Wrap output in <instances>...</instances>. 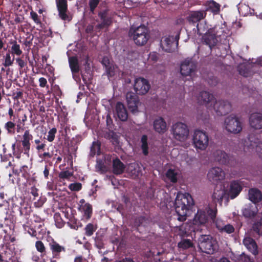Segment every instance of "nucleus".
<instances>
[{
	"instance_id": "f257e3e1",
	"label": "nucleus",
	"mask_w": 262,
	"mask_h": 262,
	"mask_svg": "<svg viewBox=\"0 0 262 262\" xmlns=\"http://www.w3.org/2000/svg\"><path fill=\"white\" fill-rule=\"evenodd\" d=\"M194 204V201L189 193L177 195L174 202L177 220L180 222L185 221L187 219V212L192 209Z\"/></svg>"
},
{
	"instance_id": "f03ea898",
	"label": "nucleus",
	"mask_w": 262,
	"mask_h": 262,
	"mask_svg": "<svg viewBox=\"0 0 262 262\" xmlns=\"http://www.w3.org/2000/svg\"><path fill=\"white\" fill-rule=\"evenodd\" d=\"M128 36L139 46L145 45L150 38L149 30L147 27L141 25L138 27H132L128 31Z\"/></svg>"
},
{
	"instance_id": "7ed1b4c3",
	"label": "nucleus",
	"mask_w": 262,
	"mask_h": 262,
	"mask_svg": "<svg viewBox=\"0 0 262 262\" xmlns=\"http://www.w3.org/2000/svg\"><path fill=\"white\" fill-rule=\"evenodd\" d=\"M200 250L204 253L212 254L217 250L216 241L210 235H201L198 239Z\"/></svg>"
},
{
	"instance_id": "20e7f679",
	"label": "nucleus",
	"mask_w": 262,
	"mask_h": 262,
	"mask_svg": "<svg viewBox=\"0 0 262 262\" xmlns=\"http://www.w3.org/2000/svg\"><path fill=\"white\" fill-rule=\"evenodd\" d=\"M216 213L217 209L216 208L212 209L208 206L204 210L199 209L195 215L194 221L195 224H200L201 225L205 224L209 219H211L214 222Z\"/></svg>"
},
{
	"instance_id": "39448f33",
	"label": "nucleus",
	"mask_w": 262,
	"mask_h": 262,
	"mask_svg": "<svg viewBox=\"0 0 262 262\" xmlns=\"http://www.w3.org/2000/svg\"><path fill=\"white\" fill-rule=\"evenodd\" d=\"M224 127L228 132L233 134L239 133L243 128L242 124L238 118L232 115L225 118Z\"/></svg>"
},
{
	"instance_id": "423d86ee",
	"label": "nucleus",
	"mask_w": 262,
	"mask_h": 262,
	"mask_svg": "<svg viewBox=\"0 0 262 262\" xmlns=\"http://www.w3.org/2000/svg\"><path fill=\"white\" fill-rule=\"evenodd\" d=\"M173 138L179 141H184L189 135V129L187 126L182 122L174 124L171 128Z\"/></svg>"
},
{
	"instance_id": "0eeeda50",
	"label": "nucleus",
	"mask_w": 262,
	"mask_h": 262,
	"mask_svg": "<svg viewBox=\"0 0 262 262\" xmlns=\"http://www.w3.org/2000/svg\"><path fill=\"white\" fill-rule=\"evenodd\" d=\"M208 136L207 133L201 130H196L193 136V142L196 148L205 149L208 145Z\"/></svg>"
},
{
	"instance_id": "6e6552de",
	"label": "nucleus",
	"mask_w": 262,
	"mask_h": 262,
	"mask_svg": "<svg viewBox=\"0 0 262 262\" xmlns=\"http://www.w3.org/2000/svg\"><path fill=\"white\" fill-rule=\"evenodd\" d=\"M49 246L53 258L59 260L63 258L66 253V248L64 246L60 245L54 239H52L49 242Z\"/></svg>"
},
{
	"instance_id": "1a4fd4ad",
	"label": "nucleus",
	"mask_w": 262,
	"mask_h": 262,
	"mask_svg": "<svg viewBox=\"0 0 262 262\" xmlns=\"http://www.w3.org/2000/svg\"><path fill=\"white\" fill-rule=\"evenodd\" d=\"M216 27L210 28L208 32H206L202 36L203 42L208 45L210 50L216 45L218 41L217 36L219 35L216 31Z\"/></svg>"
},
{
	"instance_id": "9d476101",
	"label": "nucleus",
	"mask_w": 262,
	"mask_h": 262,
	"mask_svg": "<svg viewBox=\"0 0 262 262\" xmlns=\"http://www.w3.org/2000/svg\"><path fill=\"white\" fill-rule=\"evenodd\" d=\"M150 88V84L146 79L139 77L135 79L134 88L137 94L141 95L146 94Z\"/></svg>"
},
{
	"instance_id": "9b49d317",
	"label": "nucleus",
	"mask_w": 262,
	"mask_h": 262,
	"mask_svg": "<svg viewBox=\"0 0 262 262\" xmlns=\"http://www.w3.org/2000/svg\"><path fill=\"white\" fill-rule=\"evenodd\" d=\"M208 180L213 183H217L224 180L225 173L220 167H215L210 169L207 174Z\"/></svg>"
},
{
	"instance_id": "f8f14e48",
	"label": "nucleus",
	"mask_w": 262,
	"mask_h": 262,
	"mask_svg": "<svg viewBox=\"0 0 262 262\" xmlns=\"http://www.w3.org/2000/svg\"><path fill=\"white\" fill-rule=\"evenodd\" d=\"M258 135L250 134L248 138L249 145H247L250 149H255L259 157L262 159V142L258 138Z\"/></svg>"
},
{
	"instance_id": "ddd939ff",
	"label": "nucleus",
	"mask_w": 262,
	"mask_h": 262,
	"mask_svg": "<svg viewBox=\"0 0 262 262\" xmlns=\"http://www.w3.org/2000/svg\"><path fill=\"white\" fill-rule=\"evenodd\" d=\"M213 109L217 115H225L231 111V104L228 101H216L213 104Z\"/></svg>"
},
{
	"instance_id": "4468645a",
	"label": "nucleus",
	"mask_w": 262,
	"mask_h": 262,
	"mask_svg": "<svg viewBox=\"0 0 262 262\" xmlns=\"http://www.w3.org/2000/svg\"><path fill=\"white\" fill-rule=\"evenodd\" d=\"M196 69V64L192 59L187 58L181 63L180 72L183 76H189Z\"/></svg>"
},
{
	"instance_id": "2eb2a0df",
	"label": "nucleus",
	"mask_w": 262,
	"mask_h": 262,
	"mask_svg": "<svg viewBox=\"0 0 262 262\" xmlns=\"http://www.w3.org/2000/svg\"><path fill=\"white\" fill-rule=\"evenodd\" d=\"M206 12L204 10L191 11L187 17V20L190 24L196 25L202 21L206 16Z\"/></svg>"
},
{
	"instance_id": "dca6fc26",
	"label": "nucleus",
	"mask_w": 262,
	"mask_h": 262,
	"mask_svg": "<svg viewBox=\"0 0 262 262\" xmlns=\"http://www.w3.org/2000/svg\"><path fill=\"white\" fill-rule=\"evenodd\" d=\"M126 99L128 109L133 113L137 112L139 103L138 96L134 93L128 92L126 95Z\"/></svg>"
},
{
	"instance_id": "f3484780",
	"label": "nucleus",
	"mask_w": 262,
	"mask_h": 262,
	"mask_svg": "<svg viewBox=\"0 0 262 262\" xmlns=\"http://www.w3.org/2000/svg\"><path fill=\"white\" fill-rule=\"evenodd\" d=\"M98 16L100 18L101 23L95 26L96 29L101 30L108 27L112 23V18L108 16L107 11L104 10L98 13Z\"/></svg>"
},
{
	"instance_id": "a211bd4d",
	"label": "nucleus",
	"mask_w": 262,
	"mask_h": 262,
	"mask_svg": "<svg viewBox=\"0 0 262 262\" xmlns=\"http://www.w3.org/2000/svg\"><path fill=\"white\" fill-rule=\"evenodd\" d=\"M249 123L250 126L254 129L262 128V114L254 113L251 114L249 118Z\"/></svg>"
},
{
	"instance_id": "6ab92c4d",
	"label": "nucleus",
	"mask_w": 262,
	"mask_h": 262,
	"mask_svg": "<svg viewBox=\"0 0 262 262\" xmlns=\"http://www.w3.org/2000/svg\"><path fill=\"white\" fill-rule=\"evenodd\" d=\"M243 243L249 251L254 255L258 254V246L255 240L249 236L245 237Z\"/></svg>"
},
{
	"instance_id": "aec40b11",
	"label": "nucleus",
	"mask_w": 262,
	"mask_h": 262,
	"mask_svg": "<svg viewBox=\"0 0 262 262\" xmlns=\"http://www.w3.org/2000/svg\"><path fill=\"white\" fill-rule=\"evenodd\" d=\"M197 99L199 103L208 106L210 103V105H212V102L214 98L212 94L207 91H202L200 93Z\"/></svg>"
},
{
	"instance_id": "412c9836",
	"label": "nucleus",
	"mask_w": 262,
	"mask_h": 262,
	"mask_svg": "<svg viewBox=\"0 0 262 262\" xmlns=\"http://www.w3.org/2000/svg\"><path fill=\"white\" fill-rule=\"evenodd\" d=\"M69 67L73 75V77L76 80V78L79 79V76H77L80 71V66L77 57L76 56H72L69 58Z\"/></svg>"
},
{
	"instance_id": "4be33fe9",
	"label": "nucleus",
	"mask_w": 262,
	"mask_h": 262,
	"mask_svg": "<svg viewBox=\"0 0 262 262\" xmlns=\"http://www.w3.org/2000/svg\"><path fill=\"white\" fill-rule=\"evenodd\" d=\"M243 188L240 183L237 181H233L230 185V188L228 195L231 199L237 197L241 192Z\"/></svg>"
},
{
	"instance_id": "5701e85b",
	"label": "nucleus",
	"mask_w": 262,
	"mask_h": 262,
	"mask_svg": "<svg viewBox=\"0 0 262 262\" xmlns=\"http://www.w3.org/2000/svg\"><path fill=\"white\" fill-rule=\"evenodd\" d=\"M153 126L155 130L160 134L165 133L167 129L166 122L161 117L154 120Z\"/></svg>"
},
{
	"instance_id": "b1692460",
	"label": "nucleus",
	"mask_w": 262,
	"mask_h": 262,
	"mask_svg": "<svg viewBox=\"0 0 262 262\" xmlns=\"http://www.w3.org/2000/svg\"><path fill=\"white\" fill-rule=\"evenodd\" d=\"M174 38L173 36H169L161 40L160 42L162 50L166 52H171L174 49Z\"/></svg>"
},
{
	"instance_id": "393cba45",
	"label": "nucleus",
	"mask_w": 262,
	"mask_h": 262,
	"mask_svg": "<svg viewBox=\"0 0 262 262\" xmlns=\"http://www.w3.org/2000/svg\"><path fill=\"white\" fill-rule=\"evenodd\" d=\"M116 112L118 118L122 121H125L128 118L127 111L124 105L118 102L116 105Z\"/></svg>"
},
{
	"instance_id": "a878e982",
	"label": "nucleus",
	"mask_w": 262,
	"mask_h": 262,
	"mask_svg": "<svg viewBox=\"0 0 262 262\" xmlns=\"http://www.w3.org/2000/svg\"><path fill=\"white\" fill-rule=\"evenodd\" d=\"M257 208L255 205L250 203L246 205L242 210V213L244 216L246 218H252L254 217L257 212Z\"/></svg>"
},
{
	"instance_id": "bb28decb",
	"label": "nucleus",
	"mask_w": 262,
	"mask_h": 262,
	"mask_svg": "<svg viewBox=\"0 0 262 262\" xmlns=\"http://www.w3.org/2000/svg\"><path fill=\"white\" fill-rule=\"evenodd\" d=\"M215 160L221 164L227 165L229 163L230 158L229 155L224 151L217 150L214 153Z\"/></svg>"
},
{
	"instance_id": "cd10ccee",
	"label": "nucleus",
	"mask_w": 262,
	"mask_h": 262,
	"mask_svg": "<svg viewBox=\"0 0 262 262\" xmlns=\"http://www.w3.org/2000/svg\"><path fill=\"white\" fill-rule=\"evenodd\" d=\"M33 136L30 134L29 130H26L23 136L22 145L24 147V154H28L30 149V141L32 139Z\"/></svg>"
},
{
	"instance_id": "c85d7f7f",
	"label": "nucleus",
	"mask_w": 262,
	"mask_h": 262,
	"mask_svg": "<svg viewBox=\"0 0 262 262\" xmlns=\"http://www.w3.org/2000/svg\"><path fill=\"white\" fill-rule=\"evenodd\" d=\"M249 199L254 204L262 200L261 192L257 188H251L249 190Z\"/></svg>"
},
{
	"instance_id": "c756f323",
	"label": "nucleus",
	"mask_w": 262,
	"mask_h": 262,
	"mask_svg": "<svg viewBox=\"0 0 262 262\" xmlns=\"http://www.w3.org/2000/svg\"><path fill=\"white\" fill-rule=\"evenodd\" d=\"M206 11L211 12L214 15L219 14L221 11V5L213 0L207 1L206 3Z\"/></svg>"
},
{
	"instance_id": "7c9ffc66",
	"label": "nucleus",
	"mask_w": 262,
	"mask_h": 262,
	"mask_svg": "<svg viewBox=\"0 0 262 262\" xmlns=\"http://www.w3.org/2000/svg\"><path fill=\"white\" fill-rule=\"evenodd\" d=\"M125 166L124 164L118 158L113 160V171L115 174H122L124 170Z\"/></svg>"
},
{
	"instance_id": "2f4dec72",
	"label": "nucleus",
	"mask_w": 262,
	"mask_h": 262,
	"mask_svg": "<svg viewBox=\"0 0 262 262\" xmlns=\"http://www.w3.org/2000/svg\"><path fill=\"white\" fill-rule=\"evenodd\" d=\"M225 194L226 191L224 188H220V189H218V187H216L214 189L212 196V200L215 203H219L221 204L223 201V199Z\"/></svg>"
},
{
	"instance_id": "473e14b6",
	"label": "nucleus",
	"mask_w": 262,
	"mask_h": 262,
	"mask_svg": "<svg viewBox=\"0 0 262 262\" xmlns=\"http://www.w3.org/2000/svg\"><path fill=\"white\" fill-rule=\"evenodd\" d=\"M80 210L83 213V215L87 220L91 217L92 214V206L89 203H85L81 205L79 208Z\"/></svg>"
},
{
	"instance_id": "72a5a7b5",
	"label": "nucleus",
	"mask_w": 262,
	"mask_h": 262,
	"mask_svg": "<svg viewBox=\"0 0 262 262\" xmlns=\"http://www.w3.org/2000/svg\"><path fill=\"white\" fill-rule=\"evenodd\" d=\"M104 235L103 233L97 232L95 237H94V245L95 246L100 250L104 248Z\"/></svg>"
},
{
	"instance_id": "f704fd0d",
	"label": "nucleus",
	"mask_w": 262,
	"mask_h": 262,
	"mask_svg": "<svg viewBox=\"0 0 262 262\" xmlns=\"http://www.w3.org/2000/svg\"><path fill=\"white\" fill-rule=\"evenodd\" d=\"M4 128L8 135H14L15 134L16 123L12 120H9L5 123Z\"/></svg>"
},
{
	"instance_id": "c9c22d12",
	"label": "nucleus",
	"mask_w": 262,
	"mask_h": 262,
	"mask_svg": "<svg viewBox=\"0 0 262 262\" xmlns=\"http://www.w3.org/2000/svg\"><path fill=\"white\" fill-rule=\"evenodd\" d=\"M197 33L200 35L205 34L206 32H208V30L210 28H209V26L207 24L206 21L203 20L202 21L196 25Z\"/></svg>"
},
{
	"instance_id": "e433bc0d",
	"label": "nucleus",
	"mask_w": 262,
	"mask_h": 262,
	"mask_svg": "<svg viewBox=\"0 0 262 262\" xmlns=\"http://www.w3.org/2000/svg\"><path fill=\"white\" fill-rule=\"evenodd\" d=\"M238 71L240 75L245 77H250L252 75L249 66L244 64L238 66Z\"/></svg>"
},
{
	"instance_id": "4c0bfd02",
	"label": "nucleus",
	"mask_w": 262,
	"mask_h": 262,
	"mask_svg": "<svg viewBox=\"0 0 262 262\" xmlns=\"http://www.w3.org/2000/svg\"><path fill=\"white\" fill-rule=\"evenodd\" d=\"M148 137L146 135H143L141 138V148L142 151V153L144 156H147L148 152Z\"/></svg>"
},
{
	"instance_id": "58836bf2",
	"label": "nucleus",
	"mask_w": 262,
	"mask_h": 262,
	"mask_svg": "<svg viewBox=\"0 0 262 262\" xmlns=\"http://www.w3.org/2000/svg\"><path fill=\"white\" fill-rule=\"evenodd\" d=\"M68 225L70 228L78 230L79 227H82V224L74 216H71L69 221L67 222Z\"/></svg>"
},
{
	"instance_id": "ea45409f",
	"label": "nucleus",
	"mask_w": 262,
	"mask_h": 262,
	"mask_svg": "<svg viewBox=\"0 0 262 262\" xmlns=\"http://www.w3.org/2000/svg\"><path fill=\"white\" fill-rule=\"evenodd\" d=\"M12 46L11 47V53L13 55L20 56L23 52L20 48V45L17 43L16 40H13L11 42Z\"/></svg>"
},
{
	"instance_id": "a19ab883",
	"label": "nucleus",
	"mask_w": 262,
	"mask_h": 262,
	"mask_svg": "<svg viewBox=\"0 0 262 262\" xmlns=\"http://www.w3.org/2000/svg\"><path fill=\"white\" fill-rule=\"evenodd\" d=\"M178 246L180 249H187L190 248H192L193 247V244L189 239H183L178 243Z\"/></svg>"
},
{
	"instance_id": "79ce46f5",
	"label": "nucleus",
	"mask_w": 262,
	"mask_h": 262,
	"mask_svg": "<svg viewBox=\"0 0 262 262\" xmlns=\"http://www.w3.org/2000/svg\"><path fill=\"white\" fill-rule=\"evenodd\" d=\"M252 230L258 235H262V218L253 223Z\"/></svg>"
},
{
	"instance_id": "37998d69",
	"label": "nucleus",
	"mask_w": 262,
	"mask_h": 262,
	"mask_svg": "<svg viewBox=\"0 0 262 262\" xmlns=\"http://www.w3.org/2000/svg\"><path fill=\"white\" fill-rule=\"evenodd\" d=\"M97 226L92 223L88 224L84 229V234L87 236H91L97 230Z\"/></svg>"
},
{
	"instance_id": "c03bdc74",
	"label": "nucleus",
	"mask_w": 262,
	"mask_h": 262,
	"mask_svg": "<svg viewBox=\"0 0 262 262\" xmlns=\"http://www.w3.org/2000/svg\"><path fill=\"white\" fill-rule=\"evenodd\" d=\"M101 144L99 141H94L91 147L90 154L91 156H94L96 154L100 155V154Z\"/></svg>"
},
{
	"instance_id": "a18cd8bd",
	"label": "nucleus",
	"mask_w": 262,
	"mask_h": 262,
	"mask_svg": "<svg viewBox=\"0 0 262 262\" xmlns=\"http://www.w3.org/2000/svg\"><path fill=\"white\" fill-rule=\"evenodd\" d=\"M149 222V220L143 216H140L136 218L135 221V223L138 227L143 226L146 227L147 226Z\"/></svg>"
},
{
	"instance_id": "49530a36",
	"label": "nucleus",
	"mask_w": 262,
	"mask_h": 262,
	"mask_svg": "<svg viewBox=\"0 0 262 262\" xmlns=\"http://www.w3.org/2000/svg\"><path fill=\"white\" fill-rule=\"evenodd\" d=\"M35 248L37 251L40 253L41 256H43L46 254V248L42 241H36L35 243Z\"/></svg>"
},
{
	"instance_id": "de8ad7c7",
	"label": "nucleus",
	"mask_w": 262,
	"mask_h": 262,
	"mask_svg": "<svg viewBox=\"0 0 262 262\" xmlns=\"http://www.w3.org/2000/svg\"><path fill=\"white\" fill-rule=\"evenodd\" d=\"M166 177L172 183L177 182V173L174 170L169 169L166 173Z\"/></svg>"
},
{
	"instance_id": "09e8293b",
	"label": "nucleus",
	"mask_w": 262,
	"mask_h": 262,
	"mask_svg": "<svg viewBox=\"0 0 262 262\" xmlns=\"http://www.w3.org/2000/svg\"><path fill=\"white\" fill-rule=\"evenodd\" d=\"M54 217L56 226L58 228H62L65 224V222L62 219L60 213H56Z\"/></svg>"
},
{
	"instance_id": "8fccbe9b",
	"label": "nucleus",
	"mask_w": 262,
	"mask_h": 262,
	"mask_svg": "<svg viewBox=\"0 0 262 262\" xmlns=\"http://www.w3.org/2000/svg\"><path fill=\"white\" fill-rule=\"evenodd\" d=\"M117 69V67L116 65H114L113 64H112L111 66L105 69L106 74L108 79L113 77L115 75Z\"/></svg>"
},
{
	"instance_id": "3c124183",
	"label": "nucleus",
	"mask_w": 262,
	"mask_h": 262,
	"mask_svg": "<svg viewBox=\"0 0 262 262\" xmlns=\"http://www.w3.org/2000/svg\"><path fill=\"white\" fill-rule=\"evenodd\" d=\"M14 60V56H13V58L11 59L10 53H7L4 57V62L3 63V65L5 67L11 66L13 63Z\"/></svg>"
},
{
	"instance_id": "603ef678",
	"label": "nucleus",
	"mask_w": 262,
	"mask_h": 262,
	"mask_svg": "<svg viewBox=\"0 0 262 262\" xmlns=\"http://www.w3.org/2000/svg\"><path fill=\"white\" fill-rule=\"evenodd\" d=\"M96 168L101 172H105L107 171V167L102 160H97Z\"/></svg>"
},
{
	"instance_id": "864d4df0",
	"label": "nucleus",
	"mask_w": 262,
	"mask_h": 262,
	"mask_svg": "<svg viewBox=\"0 0 262 262\" xmlns=\"http://www.w3.org/2000/svg\"><path fill=\"white\" fill-rule=\"evenodd\" d=\"M100 2V0H89V6L91 13L94 14L95 9L97 7Z\"/></svg>"
},
{
	"instance_id": "5fc2aeb1",
	"label": "nucleus",
	"mask_w": 262,
	"mask_h": 262,
	"mask_svg": "<svg viewBox=\"0 0 262 262\" xmlns=\"http://www.w3.org/2000/svg\"><path fill=\"white\" fill-rule=\"evenodd\" d=\"M56 133L57 129L55 127H53L52 129H51L48 132L47 140L50 142L53 141V140L55 139V134H56Z\"/></svg>"
},
{
	"instance_id": "6e6d98bb",
	"label": "nucleus",
	"mask_w": 262,
	"mask_h": 262,
	"mask_svg": "<svg viewBox=\"0 0 262 262\" xmlns=\"http://www.w3.org/2000/svg\"><path fill=\"white\" fill-rule=\"evenodd\" d=\"M57 7L58 10H68V4L66 0H58L57 2Z\"/></svg>"
},
{
	"instance_id": "4d7b16f0",
	"label": "nucleus",
	"mask_w": 262,
	"mask_h": 262,
	"mask_svg": "<svg viewBox=\"0 0 262 262\" xmlns=\"http://www.w3.org/2000/svg\"><path fill=\"white\" fill-rule=\"evenodd\" d=\"M73 174V172H71L69 170L61 171L58 175L60 179H68L70 178Z\"/></svg>"
},
{
	"instance_id": "13d9d810",
	"label": "nucleus",
	"mask_w": 262,
	"mask_h": 262,
	"mask_svg": "<svg viewBox=\"0 0 262 262\" xmlns=\"http://www.w3.org/2000/svg\"><path fill=\"white\" fill-rule=\"evenodd\" d=\"M58 11L59 12V16L61 19L68 21L71 20L69 15L67 14L68 10H58Z\"/></svg>"
},
{
	"instance_id": "bf43d9fd",
	"label": "nucleus",
	"mask_w": 262,
	"mask_h": 262,
	"mask_svg": "<svg viewBox=\"0 0 262 262\" xmlns=\"http://www.w3.org/2000/svg\"><path fill=\"white\" fill-rule=\"evenodd\" d=\"M235 229L234 227L230 224H227L224 226L221 232H226L228 234L232 233L234 232Z\"/></svg>"
},
{
	"instance_id": "052dcab7",
	"label": "nucleus",
	"mask_w": 262,
	"mask_h": 262,
	"mask_svg": "<svg viewBox=\"0 0 262 262\" xmlns=\"http://www.w3.org/2000/svg\"><path fill=\"white\" fill-rule=\"evenodd\" d=\"M69 188L72 191H78L82 188V185L80 183H72L69 185Z\"/></svg>"
},
{
	"instance_id": "680f3d73",
	"label": "nucleus",
	"mask_w": 262,
	"mask_h": 262,
	"mask_svg": "<svg viewBox=\"0 0 262 262\" xmlns=\"http://www.w3.org/2000/svg\"><path fill=\"white\" fill-rule=\"evenodd\" d=\"M16 146L17 144L16 143H14L12 145V152L14 156H15L17 159H19L21 156L22 151L17 150Z\"/></svg>"
},
{
	"instance_id": "e2e57ef3",
	"label": "nucleus",
	"mask_w": 262,
	"mask_h": 262,
	"mask_svg": "<svg viewBox=\"0 0 262 262\" xmlns=\"http://www.w3.org/2000/svg\"><path fill=\"white\" fill-rule=\"evenodd\" d=\"M19 172L22 173V176L26 179H27L29 176L28 173V167L26 165L21 166L19 169Z\"/></svg>"
},
{
	"instance_id": "0e129e2a",
	"label": "nucleus",
	"mask_w": 262,
	"mask_h": 262,
	"mask_svg": "<svg viewBox=\"0 0 262 262\" xmlns=\"http://www.w3.org/2000/svg\"><path fill=\"white\" fill-rule=\"evenodd\" d=\"M30 15L31 18L33 20L35 23L36 24H41V21L38 17V15L35 12L32 11L30 12Z\"/></svg>"
},
{
	"instance_id": "69168bd1",
	"label": "nucleus",
	"mask_w": 262,
	"mask_h": 262,
	"mask_svg": "<svg viewBox=\"0 0 262 262\" xmlns=\"http://www.w3.org/2000/svg\"><path fill=\"white\" fill-rule=\"evenodd\" d=\"M39 85L41 88H46L49 89V85L48 84L47 79L44 77H40L39 79Z\"/></svg>"
},
{
	"instance_id": "338daca9",
	"label": "nucleus",
	"mask_w": 262,
	"mask_h": 262,
	"mask_svg": "<svg viewBox=\"0 0 262 262\" xmlns=\"http://www.w3.org/2000/svg\"><path fill=\"white\" fill-rule=\"evenodd\" d=\"M215 225L216 228L219 230V231L221 232L224 226H225L224 224L223 223L222 221L216 220L215 221Z\"/></svg>"
},
{
	"instance_id": "774afa93",
	"label": "nucleus",
	"mask_w": 262,
	"mask_h": 262,
	"mask_svg": "<svg viewBox=\"0 0 262 262\" xmlns=\"http://www.w3.org/2000/svg\"><path fill=\"white\" fill-rule=\"evenodd\" d=\"M101 63L103 66L105 67V69L111 66V63H110V60L107 57H103L102 59Z\"/></svg>"
}]
</instances>
